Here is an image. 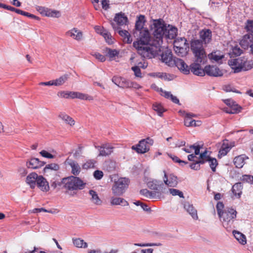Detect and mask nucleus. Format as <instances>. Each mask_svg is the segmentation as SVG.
I'll use <instances>...</instances> for the list:
<instances>
[{
    "label": "nucleus",
    "instance_id": "obj_52",
    "mask_svg": "<svg viewBox=\"0 0 253 253\" xmlns=\"http://www.w3.org/2000/svg\"><path fill=\"white\" fill-rule=\"evenodd\" d=\"M243 65V71H248L253 67V64L251 63L250 61H248L246 58H245Z\"/></svg>",
    "mask_w": 253,
    "mask_h": 253
},
{
    "label": "nucleus",
    "instance_id": "obj_11",
    "mask_svg": "<svg viewBox=\"0 0 253 253\" xmlns=\"http://www.w3.org/2000/svg\"><path fill=\"white\" fill-rule=\"evenodd\" d=\"M245 58L244 57H242L229 61V65L232 66L234 73H239L243 71Z\"/></svg>",
    "mask_w": 253,
    "mask_h": 253
},
{
    "label": "nucleus",
    "instance_id": "obj_17",
    "mask_svg": "<svg viewBox=\"0 0 253 253\" xmlns=\"http://www.w3.org/2000/svg\"><path fill=\"white\" fill-rule=\"evenodd\" d=\"M200 37L203 43H209L211 40V31L210 29H203L200 32Z\"/></svg>",
    "mask_w": 253,
    "mask_h": 253
},
{
    "label": "nucleus",
    "instance_id": "obj_28",
    "mask_svg": "<svg viewBox=\"0 0 253 253\" xmlns=\"http://www.w3.org/2000/svg\"><path fill=\"white\" fill-rule=\"evenodd\" d=\"M232 146H230L227 140H224L219 151V155L221 156H225L230 150Z\"/></svg>",
    "mask_w": 253,
    "mask_h": 253
},
{
    "label": "nucleus",
    "instance_id": "obj_41",
    "mask_svg": "<svg viewBox=\"0 0 253 253\" xmlns=\"http://www.w3.org/2000/svg\"><path fill=\"white\" fill-rule=\"evenodd\" d=\"M206 162H209L210 168H211L213 172H215L216 170V167L218 165L217 161L215 158H210L209 160L207 159L206 161Z\"/></svg>",
    "mask_w": 253,
    "mask_h": 253
},
{
    "label": "nucleus",
    "instance_id": "obj_14",
    "mask_svg": "<svg viewBox=\"0 0 253 253\" xmlns=\"http://www.w3.org/2000/svg\"><path fill=\"white\" fill-rule=\"evenodd\" d=\"M36 185L43 192H47L49 190V183L42 175H39L37 180Z\"/></svg>",
    "mask_w": 253,
    "mask_h": 253
},
{
    "label": "nucleus",
    "instance_id": "obj_13",
    "mask_svg": "<svg viewBox=\"0 0 253 253\" xmlns=\"http://www.w3.org/2000/svg\"><path fill=\"white\" fill-rule=\"evenodd\" d=\"M147 185L149 188L157 191H162L164 187V184L160 181L155 179H151L147 183Z\"/></svg>",
    "mask_w": 253,
    "mask_h": 253
},
{
    "label": "nucleus",
    "instance_id": "obj_57",
    "mask_svg": "<svg viewBox=\"0 0 253 253\" xmlns=\"http://www.w3.org/2000/svg\"><path fill=\"white\" fill-rule=\"evenodd\" d=\"M195 120L192 119H189L185 118H184V125L187 127L194 126Z\"/></svg>",
    "mask_w": 253,
    "mask_h": 253
},
{
    "label": "nucleus",
    "instance_id": "obj_49",
    "mask_svg": "<svg viewBox=\"0 0 253 253\" xmlns=\"http://www.w3.org/2000/svg\"><path fill=\"white\" fill-rule=\"evenodd\" d=\"M169 156L176 163H178L181 166L187 164L188 162L180 160L177 156H172L171 154H169Z\"/></svg>",
    "mask_w": 253,
    "mask_h": 253
},
{
    "label": "nucleus",
    "instance_id": "obj_12",
    "mask_svg": "<svg viewBox=\"0 0 253 253\" xmlns=\"http://www.w3.org/2000/svg\"><path fill=\"white\" fill-rule=\"evenodd\" d=\"M164 172V176L163 180L165 184L169 187H176L178 184L177 176H175L173 174H170L168 175L165 170Z\"/></svg>",
    "mask_w": 253,
    "mask_h": 253
},
{
    "label": "nucleus",
    "instance_id": "obj_53",
    "mask_svg": "<svg viewBox=\"0 0 253 253\" xmlns=\"http://www.w3.org/2000/svg\"><path fill=\"white\" fill-rule=\"evenodd\" d=\"M242 181L253 184V176L251 175H244L241 179Z\"/></svg>",
    "mask_w": 253,
    "mask_h": 253
},
{
    "label": "nucleus",
    "instance_id": "obj_54",
    "mask_svg": "<svg viewBox=\"0 0 253 253\" xmlns=\"http://www.w3.org/2000/svg\"><path fill=\"white\" fill-rule=\"evenodd\" d=\"M211 157L207 155V151L205 150L204 152L200 153L199 161L204 162V164L206 163V160L210 158Z\"/></svg>",
    "mask_w": 253,
    "mask_h": 253
},
{
    "label": "nucleus",
    "instance_id": "obj_64",
    "mask_svg": "<svg viewBox=\"0 0 253 253\" xmlns=\"http://www.w3.org/2000/svg\"><path fill=\"white\" fill-rule=\"evenodd\" d=\"M242 52V50L237 46H235L232 48V53L236 56L240 55Z\"/></svg>",
    "mask_w": 253,
    "mask_h": 253
},
{
    "label": "nucleus",
    "instance_id": "obj_44",
    "mask_svg": "<svg viewBox=\"0 0 253 253\" xmlns=\"http://www.w3.org/2000/svg\"><path fill=\"white\" fill-rule=\"evenodd\" d=\"M50 186L51 188H52L53 190L58 188H64V184L62 183V179L60 181H50Z\"/></svg>",
    "mask_w": 253,
    "mask_h": 253
},
{
    "label": "nucleus",
    "instance_id": "obj_35",
    "mask_svg": "<svg viewBox=\"0 0 253 253\" xmlns=\"http://www.w3.org/2000/svg\"><path fill=\"white\" fill-rule=\"evenodd\" d=\"M68 77L67 75H64L58 79L52 80L53 81V85L60 86L62 85L67 80Z\"/></svg>",
    "mask_w": 253,
    "mask_h": 253
},
{
    "label": "nucleus",
    "instance_id": "obj_19",
    "mask_svg": "<svg viewBox=\"0 0 253 253\" xmlns=\"http://www.w3.org/2000/svg\"><path fill=\"white\" fill-rule=\"evenodd\" d=\"M161 60L168 65L171 66L174 64V59H172L171 52L169 51L163 52L161 55Z\"/></svg>",
    "mask_w": 253,
    "mask_h": 253
},
{
    "label": "nucleus",
    "instance_id": "obj_51",
    "mask_svg": "<svg viewBox=\"0 0 253 253\" xmlns=\"http://www.w3.org/2000/svg\"><path fill=\"white\" fill-rule=\"evenodd\" d=\"M60 16V13L58 11L55 10H51L49 9L46 16L52 17H59Z\"/></svg>",
    "mask_w": 253,
    "mask_h": 253
},
{
    "label": "nucleus",
    "instance_id": "obj_58",
    "mask_svg": "<svg viewBox=\"0 0 253 253\" xmlns=\"http://www.w3.org/2000/svg\"><path fill=\"white\" fill-rule=\"evenodd\" d=\"M130 81L126 79L125 78L123 79L122 83L121 84V86L120 87L122 88H130Z\"/></svg>",
    "mask_w": 253,
    "mask_h": 253
},
{
    "label": "nucleus",
    "instance_id": "obj_43",
    "mask_svg": "<svg viewBox=\"0 0 253 253\" xmlns=\"http://www.w3.org/2000/svg\"><path fill=\"white\" fill-rule=\"evenodd\" d=\"M153 108L154 111L157 112L158 115L161 117L162 116L163 113L165 111L163 106L161 104L158 103L153 104Z\"/></svg>",
    "mask_w": 253,
    "mask_h": 253
},
{
    "label": "nucleus",
    "instance_id": "obj_46",
    "mask_svg": "<svg viewBox=\"0 0 253 253\" xmlns=\"http://www.w3.org/2000/svg\"><path fill=\"white\" fill-rule=\"evenodd\" d=\"M169 191L172 196H178L180 198H184L183 192L178 189L170 188Z\"/></svg>",
    "mask_w": 253,
    "mask_h": 253
},
{
    "label": "nucleus",
    "instance_id": "obj_9",
    "mask_svg": "<svg viewBox=\"0 0 253 253\" xmlns=\"http://www.w3.org/2000/svg\"><path fill=\"white\" fill-rule=\"evenodd\" d=\"M174 64L177 67L178 70L184 75H188L190 72L192 73V64L188 66L183 60L178 58H174Z\"/></svg>",
    "mask_w": 253,
    "mask_h": 253
},
{
    "label": "nucleus",
    "instance_id": "obj_47",
    "mask_svg": "<svg viewBox=\"0 0 253 253\" xmlns=\"http://www.w3.org/2000/svg\"><path fill=\"white\" fill-rule=\"evenodd\" d=\"M195 162L189 165L190 168L194 170H199L200 169V164H204V162L199 160L194 161Z\"/></svg>",
    "mask_w": 253,
    "mask_h": 253
},
{
    "label": "nucleus",
    "instance_id": "obj_20",
    "mask_svg": "<svg viewBox=\"0 0 253 253\" xmlns=\"http://www.w3.org/2000/svg\"><path fill=\"white\" fill-rule=\"evenodd\" d=\"M39 176L36 172H31L27 176L26 182L32 189L35 188Z\"/></svg>",
    "mask_w": 253,
    "mask_h": 253
},
{
    "label": "nucleus",
    "instance_id": "obj_26",
    "mask_svg": "<svg viewBox=\"0 0 253 253\" xmlns=\"http://www.w3.org/2000/svg\"><path fill=\"white\" fill-rule=\"evenodd\" d=\"M110 203L111 205L128 206V203L125 199L117 197H112L110 199Z\"/></svg>",
    "mask_w": 253,
    "mask_h": 253
},
{
    "label": "nucleus",
    "instance_id": "obj_61",
    "mask_svg": "<svg viewBox=\"0 0 253 253\" xmlns=\"http://www.w3.org/2000/svg\"><path fill=\"white\" fill-rule=\"evenodd\" d=\"M131 70L134 72V75L136 77H141V70L138 66H133L131 68Z\"/></svg>",
    "mask_w": 253,
    "mask_h": 253
},
{
    "label": "nucleus",
    "instance_id": "obj_23",
    "mask_svg": "<svg viewBox=\"0 0 253 253\" xmlns=\"http://www.w3.org/2000/svg\"><path fill=\"white\" fill-rule=\"evenodd\" d=\"M113 147L108 143L103 144V148L100 151L98 156H108L113 152Z\"/></svg>",
    "mask_w": 253,
    "mask_h": 253
},
{
    "label": "nucleus",
    "instance_id": "obj_8",
    "mask_svg": "<svg viewBox=\"0 0 253 253\" xmlns=\"http://www.w3.org/2000/svg\"><path fill=\"white\" fill-rule=\"evenodd\" d=\"M154 141L150 137L142 139L136 146H132V149L135 150L138 153L143 154L149 150L150 147L153 145Z\"/></svg>",
    "mask_w": 253,
    "mask_h": 253
},
{
    "label": "nucleus",
    "instance_id": "obj_21",
    "mask_svg": "<svg viewBox=\"0 0 253 253\" xmlns=\"http://www.w3.org/2000/svg\"><path fill=\"white\" fill-rule=\"evenodd\" d=\"M183 206L185 210L191 215L192 218L197 220L198 218L197 210L194 208L192 205L189 202H184Z\"/></svg>",
    "mask_w": 253,
    "mask_h": 253
},
{
    "label": "nucleus",
    "instance_id": "obj_1",
    "mask_svg": "<svg viewBox=\"0 0 253 253\" xmlns=\"http://www.w3.org/2000/svg\"><path fill=\"white\" fill-rule=\"evenodd\" d=\"M151 29L153 32L154 38L151 39L150 35V42L144 45V49L148 51V54L142 55V57L151 59L159 54L161 51L163 39L164 37L167 24L162 19H153Z\"/></svg>",
    "mask_w": 253,
    "mask_h": 253
},
{
    "label": "nucleus",
    "instance_id": "obj_36",
    "mask_svg": "<svg viewBox=\"0 0 253 253\" xmlns=\"http://www.w3.org/2000/svg\"><path fill=\"white\" fill-rule=\"evenodd\" d=\"M111 25L113 28L115 30H118V32L119 35L124 38V40H126V36H129V33L126 30H122L120 29V28L116 26V24L113 22L111 23Z\"/></svg>",
    "mask_w": 253,
    "mask_h": 253
},
{
    "label": "nucleus",
    "instance_id": "obj_62",
    "mask_svg": "<svg viewBox=\"0 0 253 253\" xmlns=\"http://www.w3.org/2000/svg\"><path fill=\"white\" fill-rule=\"evenodd\" d=\"M40 154L43 157L48 158V159H53L54 158V156L52 155L51 154L48 153L45 150H42L40 152Z\"/></svg>",
    "mask_w": 253,
    "mask_h": 253
},
{
    "label": "nucleus",
    "instance_id": "obj_32",
    "mask_svg": "<svg viewBox=\"0 0 253 253\" xmlns=\"http://www.w3.org/2000/svg\"><path fill=\"white\" fill-rule=\"evenodd\" d=\"M100 29V35H102L109 44H112L113 42L110 33L104 28H98Z\"/></svg>",
    "mask_w": 253,
    "mask_h": 253
},
{
    "label": "nucleus",
    "instance_id": "obj_59",
    "mask_svg": "<svg viewBox=\"0 0 253 253\" xmlns=\"http://www.w3.org/2000/svg\"><path fill=\"white\" fill-rule=\"evenodd\" d=\"M123 79V78L121 77L114 76L113 77L112 81L118 86L120 87Z\"/></svg>",
    "mask_w": 253,
    "mask_h": 253
},
{
    "label": "nucleus",
    "instance_id": "obj_40",
    "mask_svg": "<svg viewBox=\"0 0 253 253\" xmlns=\"http://www.w3.org/2000/svg\"><path fill=\"white\" fill-rule=\"evenodd\" d=\"M104 53L106 54V55L110 57V58H113V57L117 56L119 54V52L116 49H112L111 48L106 47L104 49Z\"/></svg>",
    "mask_w": 253,
    "mask_h": 253
},
{
    "label": "nucleus",
    "instance_id": "obj_45",
    "mask_svg": "<svg viewBox=\"0 0 253 253\" xmlns=\"http://www.w3.org/2000/svg\"><path fill=\"white\" fill-rule=\"evenodd\" d=\"M59 169V166L58 165L55 163H51L48 165H46L45 168H44V171L45 172H47L49 169L53 170H58Z\"/></svg>",
    "mask_w": 253,
    "mask_h": 253
},
{
    "label": "nucleus",
    "instance_id": "obj_22",
    "mask_svg": "<svg viewBox=\"0 0 253 253\" xmlns=\"http://www.w3.org/2000/svg\"><path fill=\"white\" fill-rule=\"evenodd\" d=\"M66 34L78 41H81L83 38V33L76 28L67 31Z\"/></svg>",
    "mask_w": 253,
    "mask_h": 253
},
{
    "label": "nucleus",
    "instance_id": "obj_5",
    "mask_svg": "<svg viewBox=\"0 0 253 253\" xmlns=\"http://www.w3.org/2000/svg\"><path fill=\"white\" fill-rule=\"evenodd\" d=\"M237 214V211L232 208L227 207L219 216L224 227L226 229L231 228L233 224Z\"/></svg>",
    "mask_w": 253,
    "mask_h": 253
},
{
    "label": "nucleus",
    "instance_id": "obj_55",
    "mask_svg": "<svg viewBox=\"0 0 253 253\" xmlns=\"http://www.w3.org/2000/svg\"><path fill=\"white\" fill-rule=\"evenodd\" d=\"M217 212L218 216H220V214L223 212V209L224 208V205L222 202H218L216 206Z\"/></svg>",
    "mask_w": 253,
    "mask_h": 253
},
{
    "label": "nucleus",
    "instance_id": "obj_15",
    "mask_svg": "<svg viewBox=\"0 0 253 253\" xmlns=\"http://www.w3.org/2000/svg\"><path fill=\"white\" fill-rule=\"evenodd\" d=\"M45 164V163L41 161L39 159L34 158L31 159L29 161L26 163V166L28 168L33 169H37L42 167Z\"/></svg>",
    "mask_w": 253,
    "mask_h": 253
},
{
    "label": "nucleus",
    "instance_id": "obj_63",
    "mask_svg": "<svg viewBox=\"0 0 253 253\" xmlns=\"http://www.w3.org/2000/svg\"><path fill=\"white\" fill-rule=\"evenodd\" d=\"M92 56L101 62H104L106 60L105 57L99 53L95 52L92 54Z\"/></svg>",
    "mask_w": 253,
    "mask_h": 253
},
{
    "label": "nucleus",
    "instance_id": "obj_29",
    "mask_svg": "<svg viewBox=\"0 0 253 253\" xmlns=\"http://www.w3.org/2000/svg\"><path fill=\"white\" fill-rule=\"evenodd\" d=\"M89 194L91 196L90 200L93 204L96 205L101 204L102 201L96 191L93 190H90L89 191Z\"/></svg>",
    "mask_w": 253,
    "mask_h": 253
},
{
    "label": "nucleus",
    "instance_id": "obj_56",
    "mask_svg": "<svg viewBox=\"0 0 253 253\" xmlns=\"http://www.w3.org/2000/svg\"><path fill=\"white\" fill-rule=\"evenodd\" d=\"M245 28L247 31L253 34V21L248 20Z\"/></svg>",
    "mask_w": 253,
    "mask_h": 253
},
{
    "label": "nucleus",
    "instance_id": "obj_34",
    "mask_svg": "<svg viewBox=\"0 0 253 253\" xmlns=\"http://www.w3.org/2000/svg\"><path fill=\"white\" fill-rule=\"evenodd\" d=\"M209 58L215 61H218L224 58V55L220 54L219 51L212 52L208 55Z\"/></svg>",
    "mask_w": 253,
    "mask_h": 253
},
{
    "label": "nucleus",
    "instance_id": "obj_7",
    "mask_svg": "<svg viewBox=\"0 0 253 253\" xmlns=\"http://www.w3.org/2000/svg\"><path fill=\"white\" fill-rule=\"evenodd\" d=\"M173 48L178 56L183 57L188 53L189 48V43L185 38H180L178 40V42H175Z\"/></svg>",
    "mask_w": 253,
    "mask_h": 253
},
{
    "label": "nucleus",
    "instance_id": "obj_30",
    "mask_svg": "<svg viewBox=\"0 0 253 253\" xmlns=\"http://www.w3.org/2000/svg\"><path fill=\"white\" fill-rule=\"evenodd\" d=\"M243 187L241 182L235 183L232 188V191L234 195L240 198L242 194Z\"/></svg>",
    "mask_w": 253,
    "mask_h": 253
},
{
    "label": "nucleus",
    "instance_id": "obj_6",
    "mask_svg": "<svg viewBox=\"0 0 253 253\" xmlns=\"http://www.w3.org/2000/svg\"><path fill=\"white\" fill-rule=\"evenodd\" d=\"M129 180L126 177H121L115 181L112 187L113 194L116 196H122L128 187Z\"/></svg>",
    "mask_w": 253,
    "mask_h": 253
},
{
    "label": "nucleus",
    "instance_id": "obj_42",
    "mask_svg": "<svg viewBox=\"0 0 253 253\" xmlns=\"http://www.w3.org/2000/svg\"><path fill=\"white\" fill-rule=\"evenodd\" d=\"M96 161H95L94 160H88L83 165L82 168L83 169H85L94 168V165L96 163Z\"/></svg>",
    "mask_w": 253,
    "mask_h": 253
},
{
    "label": "nucleus",
    "instance_id": "obj_25",
    "mask_svg": "<svg viewBox=\"0 0 253 253\" xmlns=\"http://www.w3.org/2000/svg\"><path fill=\"white\" fill-rule=\"evenodd\" d=\"M248 158L245 155H241L236 157L234 159V164L237 168H242L245 164V160Z\"/></svg>",
    "mask_w": 253,
    "mask_h": 253
},
{
    "label": "nucleus",
    "instance_id": "obj_3",
    "mask_svg": "<svg viewBox=\"0 0 253 253\" xmlns=\"http://www.w3.org/2000/svg\"><path fill=\"white\" fill-rule=\"evenodd\" d=\"M64 189L66 190V193L73 195L75 191L83 189L86 183L79 177L75 176H70L62 178Z\"/></svg>",
    "mask_w": 253,
    "mask_h": 253
},
{
    "label": "nucleus",
    "instance_id": "obj_10",
    "mask_svg": "<svg viewBox=\"0 0 253 253\" xmlns=\"http://www.w3.org/2000/svg\"><path fill=\"white\" fill-rule=\"evenodd\" d=\"M203 71L204 72V74L201 75H198V76H204L206 74L209 76L211 77H221L223 76L222 71L219 69V68L216 66L213 65H209L206 66L204 69H203Z\"/></svg>",
    "mask_w": 253,
    "mask_h": 253
},
{
    "label": "nucleus",
    "instance_id": "obj_4",
    "mask_svg": "<svg viewBox=\"0 0 253 253\" xmlns=\"http://www.w3.org/2000/svg\"><path fill=\"white\" fill-rule=\"evenodd\" d=\"M195 61L192 63V73L195 75H201L204 74L201 64H205L207 61V55L205 49H203L193 53Z\"/></svg>",
    "mask_w": 253,
    "mask_h": 253
},
{
    "label": "nucleus",
    "instance_id": "obj_60",
    "mask_svg": "<svg viewBox=\"0 0 253 253\" xmlns=\"http://www.w3.org/2000/svg\"><path fill=\"white\" fill-rule=\"evenodd\" d=\"M93 176L97 180L101 179L103 176V172L99 170H96L93 172Z\"/></svg>",
    "mask_w": 253,
    "mask_h": 253
},
{
    "label": "nucleus",
    "instance_id": "obj_48",
    "mask_svg": "<svg viewBox=\"0 0 253 253\" xmlns=\"http://www.w3.org/2000/svg\"><path fill=\"white\" fill-rule=\"evenodd\" d=\"M230 107L231 108V110L232 111H231L230 114H234L239 113L241 111V110L242 108L239 106L238 104H236V103L234 102L233 104L230 106Z\"/></svg>",
    "mask_w": 253,
    "mask_h": 253
},
{
    "label": "nucleus",
    "instance_id": "obj_2",
    "mask_svg": "<svg viewBox=\"0 0 253 253\" xmlns=\"http://www.w3.org/2000/svg\"><path fill=\"white\" fill-rule=\"evenodd\" d=\"M146 22L144 15H140L137 17L133 31V36L137 41L133 43V46L137 49V52L141 56L142 55L148 54V51L144 49V45L150 42V33L149 30L144 27Z\"/></svg>",
    "mask_w": 253,
    "mask_h": 253
},
{
    "label": "nucleus",
    "instance_id": "obj_18",
    "mask_svg": "<svg viewBox=\"0 0 253 253\" xmlns=\"http://www.w3.org/2000/svg\"><path fill=\"white\" fill-rule=\"evenodd\" d=\"M190 48L193 53L204 49L203 42L200 40H193L190 42Z\"/></svg>",
    "mask_w": 253,
    "mask_h": 253
},
{
    "label": "nucleus",
    "instance_id": "obj_31",
    "mask_svg": "<svg viewBox=\"0 0 253 253\" xmlns=\"http://www.w3.org/2000/svg\"><path fill=\"white\" fill-rule=\"evenodd\" d=\"M233 234L235 238L239 241L240 244L242 245H245L246 244V238L244 234L239 231L235 230L233 231Z\"/></svg>",
    "mask_w": 253,
    "mask_h": 253
},
{
    "label": "nucleus",
    "instance_id": "obj_16",
    "mask_svg": "<svg viewBox=\"0 0 253 253\" xmlns=\"http://www.w3.org/2000/svg\"><path fill=\"white\" fill-rule=\"evenodd\" d=\"M177 29L171 25L166 26L164 37L166 39H174L177 36Z\"/></svg>",
    "mask_w": 253,
    "mask_h": 253
},
{
    "label": "nucleus",
    "instance_id": "obj_37",
    "mask_svg": "<svg viewBox=\"0 0 253 253\" xmlns=\"http://www.w3.org/2000/svg\"><path fill=\"white\" fill-rule=\"evenodd\" d=\"M156 192L150 191L146 189H141L140 191V194L147 198H154L155 197Z\"/></svg>",
    "mask_w": 253,
    "mask_h": 253
},
{
    "label": "nucleus",
    "instance_id": "obj_24",
    "mask_svg": "<svg viewBox=\"0 0 253 253\" xmlns=\"http://www.w3.org/2000/svg\"><path fill=\"white\" fill-rule=\"evenodd\" d=\"M114 21L117 22V24L119 25H123L126 24L128 19L124 13L120 12L116 14Z\"/></svg>",
    "mask_w": 253,
    "mask_h": 253
},
{
    "label": "nucleus",
    "instance_id": "obj_27",
    "mask_svg": "<svg viewBox=\"0 0 253 253\" xmlns=\"http://www.w3.org/2000/svg\"><path fill=\"white\" fill-rule=\"evenodd\" d=\"M253 39V35H250L248 34L245 35L243 36V39L240 42V45L241 47L245 49H248L250 45V42H252V40L250 39Z\"/></svg>",
    "mask_w": 253,
    "mask_h": 253
},
{
    "label": "nucleus",
    "instance_id": "obj_38",
    "mask_svg": "<svg viewBox=\"0 0 253 253\" xmlns=\"http://www.w3.org/2000/svg\"><path fill=\"white\" fill-rule=\"evenodd\" d=\"M59 117L64 121L67 124L70 125V126L74 125L75 124L74 120L70 116L64 113H61L59 115Z\"/></svg>",
    "mask_w": 253,
    "mask_h": 253
},
{
    "label": "nucleus",
    "instance_id": "obj_33",
    "mask_svg": "<svg viewBox=\"0 0 253 253\" xmlns=\"http://www.w3.org/2000/svg\"><path fill=\"white\" fill-rule=\"evenodd\" d=\"M69 165L72 168V173L75 176L79 175L81 171V168L78 163L73 161L69 163Z\"/></svg>",
    "mask_w": 253,
    "mask_h": 253
},
{
    "label": "nucleus",
    "instance_id": "obj_50",
    "mask_svg": "<svg viewBox=\"0 0 253 253\" xmlns=\"http://www.w3.org/2000/svg\"><path fill=\"white\" fill-rule=\"evenodd\" d=\"M36 10L39 11L41 14L46 16L48 11H49V8L37 5L36 7Z\"/></svg>",
    "mask_w": 253,
    "mask_h": 253
},
{
    "label": "nucleus",
    "instance_id": "obj_39",
    "mask_svg": "<svg viewBox=\"0 0 253 253\" xmlns=\"http://www.w3.org/2000/svg\"><path fill=\"white\" fill-rule=\"evenodd\" d=\"M74 245L78 248H86L87 247V244L80 238L73 239Z\"/></svg>",
    "mask_w": 253,
    "mask_h": 253
}]
</instances>
